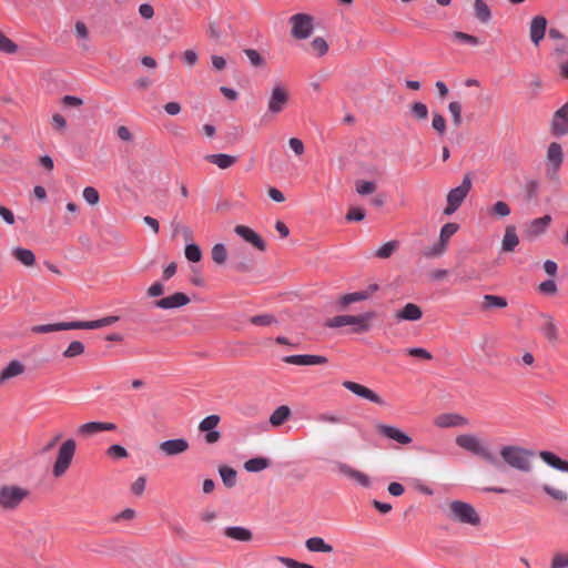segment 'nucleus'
I'll use <instances>...</instances> for the list:
<instances>
[{
    "instance_id": "4d7b16f0",
    "label": "nucleus",
    "mask_w": 568,
    "mask_h": 568,
    "mask_svg": "<svg viewBox=\"0 0 568 568\" xmlns=\"http://www.w3.org/2000/svg\"><path fill=\"white\" fill-rule=\"evenodd\" d=\"M250 322L257 326H268L273 323H276V318L271 314H261L252 316Z\"/></svg>"
},
{
    "instance_id": "09e8293b",
    "label": "nucleus",
    "mask_w": 568,
    "mask_h": 568,
    "mask_svg": "<svg viewBox=\"0 0 568 568\" xmlns=\"http://www.w3.org/2000/svg\"><path fill=\"white\" fill-rule=\"evenodd\" d=\"M398 241H389L384 243L377 251L376 256L379 258L389 257L394 251L398 247Z\"/></svg>"
},
{
    "instance_id": "4468645a",
    "label": "nucleus",
    "mask_w": 568,
    "mask_h": 568,
    "mask_svg": "<svg viewBox=\"0 0 568 568\" xmlns=\"http://www.w3.org/2000/svg\"><path fill=\"white\" fill-rule=\"evenodd\" d=\"M379 290V286L377 284H369L365 290L344 294L339 297L337 304L341 310H344L346 306H348L352 303L366 301L371 298V296Z\"/></svg>"
},
{
    "instance_id": "4be33fe9",
    "label": "nucleus",
    "mask_w": 568,
    "mask_h": 568,
    "mask_svg": "<svg viewBox=\"0 0 568 568\" xmlns=\"http://www.w3.org/2000/svg\"><path fill=\"white\" fill-rule=\"evenodd\" d=\"M552 219L549 214H546L541 217H537L531 220L527 224L526 233L529 237H537L542 235L547 229L549 227Z\"/></svg>"
},
{
    "instance_id": "393cba45",
    "label": "nucleus",
    "mask_w": 568,
    "mask_h": 568,
    "mask_svg": "<svg viewBox=\"0 0 568 568\" xmlns=\"http://www.w3.org/2000/svg\"><path fill=\"white\" fill-rule=\"evenodd\" d=\"M223 535L240 542H250L253 539L252 530L242 526H227L224 528Z\"/></svg>"
},
{
    "instance_id": "e2e57ef3",
    "label": "nucleus",
    "mask_w": 568,
    "mask_h": 568,
    "mask_svg": "<svg viewBox=\"0 0 568 568\" xmlns=\"http://www.w3.org/2000/svg\"><path fill=\"white\" fill-rule=\"evenodd\" d=\"M550 568H568V552L555 554L550 562Z\"/></svg>"
},
{
    "instance_id": "9b49d317",
    "label": "nucleus",
    "mask_w": 568,
    "mask_h": 568,
    "mask_svg": "<svg viewBox=\"0 0 568 568\" xmlns=\"http://www.w3.org/2000/svg\"><path fill=\"white\" fill-rule=\"evenodd\" d=\"M375 428L382 437L394 440L399 445H409L413 442V438L408 434L396 426L376 423Z\"/></svg>"
},
{
    "instance_id": "69168bd1",
    "label": "nucleus",
    "mask_w": 568,
    "mask_h": 568,
    "mask_svg": "<svg viewBox=\"0 0 568 568\" xmlns=\"http://www.w3.org/2000/svg\"><path fill=\"white\" fill-rule=\"evenodd\" d=\"M365 215H366V212L364 209L362 207H352L347 213H346V221L348 222H359V221H363L365 219Z\"/></svg>"
},
{
    "instance_id": "37998d69",
    "label": "nucleus",
    "mask_w": 568,
    "mask_h": 568,
    "mask_svg": "<svg viewBox=\"0 0 568 568\" xmlns=\"http://www.w3.org/2000/svg\"><path fill=\"white\" fill-rule=\"evenodd\" d=\"M212 260L216 264H224L227 258V251L224 244L217 243L212 247Z\"/></svg>"
},
{
    "instance_id": "aec40b11",
    "label": "nucleus",
    "mask_w": 568,
    "mask_h": 568,
    "mask_svg": "<svg viewBox=\"0 0 568 568\" xmlns=\"http://www.w3.org/2000/svg\"><path fill=\"white\" fill-rule=\"evenodd\" d=\"M159 449L165 456L180 455L189 449V442L185 438L168 439L160 443Z\"/></svg>"
},
{
    "instance_id": "13d9d810",
    "label": "nucleus",
    "mask_w": 568,
    "mask_h": 568,
    "mask_svg": "<svg viewBox=\"0 0 568 568\" xmlns=\"http://www.w3.org/2000/svg\"><path fill=\"white\" fill-rule=\"evenodd\" d=\"M432 126L439 135H444L446 132L445 118L440 113L435 112L433 115Z\"/></svg>"
},
{
    "instance_id": "ddd939ff",
    "label": "nucleus",
    "mask_w": 568,
    "mask_h": 568,
    "mask_svg": "<svg viewBox=\"0 0 568 568\" xmlns=\"http://www.w3.org/2000/svg\"><path fill=\"white\" fill-rule=\"evenodd\" d=\"M220 420L219 415L212 414L200 422L199 429L205 433L204 439L207 444H214L220 440L221 433L215 429Z\"/></svg>"
},
{
    "instance_id": "ea45409f",
    "label": "nucleus",
    "mask_w": 568,
    "mask_h": 568,
    "mask_svg": "<svg viewBox=\"0 0 568 568\" xmlns=\"http://www.w3.org/2000/svg\"><path fill=\"white\" fill-rule=\"evenodd\" d=\"M507 306V300L503 296L497 295H484V308H504Z\"/></svg>"
},
{
    "instance_id": "f3484780",
    "label": "nucleus",
    "mask_w": 568,
    "mask_h": 568,
    "mask_svg": "<svg viewBox=\"0 0 568 568\" xmlns=\"http://www.w3.org/2000/svg\"><path fill=\"white\" fill-rule=\"evenodd\" d=\"M282 361L292 365L311 366L326 364L328 359L322 355L295 354L284 356Z\"/></svg>"
},
{
    "instance_id": "473e14b6",
    "label": "nucleus",
    "mask_w": 568,
    "mask_h": 568,
    "mask_svg": "<svg viewBox=\"0 0 568 568\" xmlns=\"http://www.w3.org/2000/svg\"><path fill=\"white\" fill-rule=\"evenodd\" d=\"M12 256L24 266H33L36 264V254L24 247H14L12 250Z\"/></svg>"
},
{
    "instance_id": "5fc2aeb1",
    "label": "nucleus",
    "mask_w": 568,
    "mask_h": 568,
    "mask_svg": "<svg viewBox=\"0 0 568 568\" xmlns=\"http://www.w3.org/2000/svg\"><path fill=\"white\" fill-rule=\"evenodd\" d=\"M311 45L318 57L325 55L328 51V44L322 37L314 38Z\"/></svg>"
},
{
    "instance_id": "423d86ee",
    "label": "nucleus",
    "mask_w": 568,
    "mask_h": 568,
    "mask_svg": "<svg viewBox=\"0 0 568 568\" xmlns=\"http://www.w3.org/2000/svg\"><path fill=\"white\" fill-rule=\"evenodd\" d=\"M77 443L73 438H68L59 447L55 462L52 467V475L55 478L62 477L72 464L75 455Z\"/></svg>"
},
{
    "instance_id": "f8f14e48",
    "label": "nucleus",
    "mask_w": 568,
    "mask_h": 568,
    "mask_svg": "<svg viewBox=\"0 0 568 568\" xmlns=\"http://www.w3.org/2000/svg\"><path fill=\"white\" fill-rule=\"evenodd\" d=\"M550 130L556 138L568 133V101L554 113Z\"/></svg>"
},
{
    "instance_id": "c03bdc74",
    "label": "nucleus",
    "mask_w": 568,
    "mask_h": 568,
    "mask_svg": "<svg viewBox=\"0 0 568 568\" xmlns=\"http://www.w3.org/2000/svg\"><path fill=\"white\" fill-rule=\"evenodd\" d=\"M459 230V225L457 223H446L442 226L439 233V240L447 244L448 240Z\"/></svg>"
},
{
    "instance_id": "a878e982",
    "label": "nucleus",
    "mask_w": 568,
    "mask_h": 568,
    "mask_svg": "<svg viewBox=\"0 0 568 568\" xmlns=\"http://www.w3.org/2000/svg\"><path fill=\"white\" fill-rule=\"evenodd\" d=\"M422 316H423L422 308L414 303H407L395 315L397 321H409V322L418 321L422 318Z\"/></svg>"
},
{
    "instance_id": "79ce46f5",
    "label": "nucleus",
    "mask_w": 568,
    "mask_h": 568,
    "mask_svg": "<svg viewBox=\"0 0 568 568\" xmlns=\"http://www.w3.org/2000/svg\"><path fill=\"white\" fill-rule=\"evenodd\" d=\"M185 257L193 263H197L202 258V251L200 246L195 243H189L185 246Z\"/></svg>"
},
{
    "instance_id": "de8ad7c7",
    "label": "nucleus",
    "mask_w": 568,
    "mask_h": 568,
    "mask_svg": "<svg viewBox=\"0 0 568 568\" xmlns=\"http://www.w3.org/2000/svg\"><path fill=\"white\" fill-rule=\"evenodd\" d=\"M119 321V316H105L99 320L89 321V329H98L111 326Z\"/></svg>"
},
{
    "instance_id": "2f4dec72",
    "label": "nucleus",
    "mask_w": 568,
    "mask_h": 568,
    "mask_svg": "<svg viewBox=\"0 0 568 568\" xmlns=\"http://www.w3.org/2000/svg\"><path fill=\"white\" fill-rule=\"evenodd\" d=\"M305 547L311 552L329 554L334 550L333 546L327 544L322 537H311L305 541Z\"/></svg>"
},
{
    "instance_id": "cd10ccee",
    "label": "nucleus",
    "mask_w": 568,
    "mask_h": 568,
    "mask_svg": "<svg viewBox=\"0 0 568 568\" xmlns=\"http://www.w3.org/2000/svg\"><path fill=\"white\" fill-rule=\"evenodd\" d=\"M539 457L551 468L562 473H568V462L561 459L555 453L549 450H540Z\"/></svg>"
},
{
    "instance_id": "f257e3e1",
    "label": "nucleus",
    "mask_w": 568,
    "mask_h": 568,
    "mask_svg": "<svg viewBox=\"0 0 568 568\" xmlns=\"http://www.w3.org/2000/svg\"><path fill=\"white\" fill-rule=\"evenodd\" d=\"M456 444L460 448L481 458L485 463L498 467L500 462L498 457L489 449L488 445L471 434H462L456 437Z\"/></svg>"
},
{
    "instance_id": "a19ab883",
    "label": "nucleus",
    "mask_w": 568,
    "mask_h": 568,
    "mask_svg": "<svg viewBox=\"0 0 568 568\" xmlns=\"http://www.w3.org/2000/svg\"><path fill=\"white\" fill-rule=\"evenodd\" d=\"M84 344L80 341H73L69 344L67 349L63 352V357L72 358L84 353Z\"/></svg>"
},
{
    "instance_id": "0e129e2a",
    "label": "nucleus",
    "mask_w": 568,
    "mask_h": 568,
    "mask_svg": "<svg viewBox=\"0 0 568 568\" xmlns=\"http://www.w3.org/2000/svg\"><path fill=\"white\" fill-rule=\"evenodd\" d=\"M243 52L252 65L262 67L264 64V59L255 49H244Z\"/></svg>"
},
{
    "instance_id": "3c124183",
    "label": "nucleus",
    "mask_w": 568,
    "mask_h": 568,
    "mask_svg": "<svg viewBox=\"0 0 568 568\" xmlns=\"http://www.w3.org/2000/svg\"><path fill=\"white\" fill-rule=\"evenodd\" d=\"M448 110L453 118V123L455 126H460L463 119H462V104L458 101H452L448 104Z\"/></svg>"
},
{
    "instance_id": "dca6fc26",
    "label": "nucleus",
    "mask_w": 568,
    "mask_h": 568,
    "mask_svg": "<svg viewBox=\"0 0 568 568\" xmlns=\"http://www.w3.org/2000/svg\"><path fill=\"white\" fill-rule=\"evenodd\" d=\"M116 428L118 426L114 423L88 422L78 427L77 434L80 436L89 437L101 432H114Z\"/></svg>"
},
{
    "instance_id": "5701e85b",
    "label": "nucleus",
    "mask_w": 568,
    "mask_h": 568,
    "mask_svg": "<svg viewBox=\"0 0 568 568\" xmlns=\"http://www.w3.org/2000/svg\"><path fill=\"white\" fill-rule=\"evenodd\" d=\"M337 469H338L339 474L347 476L348 478L355 480L361 486L366 487V488L371 486L369 477L366 474L351 467L348 464L339 463L337 465Z\"/></svg>"
},
{
    "instance_id": "052dcab7",
    "label": "nucleus",
    "mask_w": 568,
    "mask_h": 568,
    "mask_svg": "<svg viewBox=\"0 0 568 568\" xmlns=\"http://www.w3.org/2000/svg\"><path fill=\"white\" fill-rule=\"evenodd\" d=\"M83 199L90 205H94L99 202L100 195L97 189L93 186H85L82 192Z\"/></svg>"
},
{
    "instance_id": "c85d7f7f",
    "label": "nucleus",
    "mask_w": 568,
    "mask_h": 568,
    "mask_svg": "<svg viewBox=\"0 0 568 568\" xmlns=\"http://www.w3.org/2000/svg\"><path fill=\"white\" fill-rule=\"evenodd\" d=\"M519 244V237L516 232L515 225H507L505 229L504 239L501 242V250L504 252H513Z\"/></svg>"
},
{
    "instance_id": "6e6d98bb",
    "label": "nucleus",
    "mask_w": 568,
    "mask_h": 568,
    "mask_svg": "<svg viewBox=\"0 0 568 568\" xmlns=\"http://www.w3.org/2000/svg\"><path fill=\"white\" fill-rule=\"evenodd\" d=\"M106 455L114 459H121L128 457L129 453L123 446L113 444L106 449Z\"/></svg>"
},
{
    "instance_id": "338daca9",
    "label": "nucleus",
    "mask_w": 568,
    "mask_h": 568,
    "mask_svg": "<svg viewBox=\"0 0 568 568\" xmlns=\"http://www.w3.org/2000/svg\"><path fill=\"white\" fill-rule=\"evenodd\" d=\"M409 356L418 357L425 361L433 359V355L426 348L423 347H410L406 351Z\"/></svg>"
},
{
    "instance_id": "0eeeda50",
    "label": "nucleus",
    "mask_w": 568,
    "mask_h": 568,
    "mask_svg": "<svg viewBox=\"0 0 568 568\" xmlns=\"http://www.w3.org/2000/svg\"><path fill=\"white\" fill-rule=\"evenodd\" d=\"M471 185L473 183L470 174L467 173L463 178L462 183L448 192L446 199L447 204L446 207L444 209L445 215H452L460 207L469 191L471 190Z\"/></svg>"
},
{
    "instance_id": "7c9ffc66",
    "label": "nucleus",
    "mask_w": 568,
    "mask_h": 568,
    "mask_svg": "<svg viewBox=\"0 0 568 568\" xmlns=\"http://www.w3.org/2000/svg\"><path fill=\"white\" fill-rule=\"evenodd\" d=\"M24 372V365L17 359L11 361L0 373V384Z\"/></svg>"
},
{
    "instance_id": "58836bf2",
    "label": "nucleus",
    "mask_w": 568,
    "mask_h": 568,
    "mask_svg": "<svg viewBox=\"0 0 568 568\" xmlns=\"http://www.w3.org/2000/svg\"><path fill=\"white\" fill-rule=\"evenodd\" d=\"M220 476L223 484L227 488H232L236 484V470L229 466H222L219 468Z\"/></svg>"
},
{
    "instance_id": "c9c22d12",
    "label": "nucleus",
    "mask_w": 568,
    "mask_h": 568,
    "mask_svg": "<svg viewBox=\"0 0 568 568\" xmlns=\"http://www.w3.org/2000/svg\"><path fill=\"white\" fill-rule=\"evenodd\" d=\"M270 466V460L265 457H254L245 462L244 468L248 473H258Z\"/></svg>"
},
{
    "instance_id": "4c0bfd02",
    "label": "nucleus",
    "mask_w": 568,
    "mask_h": 568,
    "mask_svg": "<svg viewBox=\"0 0 568 568\" xmlns=\"http://www.w3.org/2000/svg\"><path fill=\"white\" fill-rule=\"evenodd\" d=\"M428 108L423 102H414L409 106V114L417 121H424L428 118Z\"/></svg>"
},
{
    "instance_id": "f03ea898",
    "label": "nucleus",
    "mask_w": 568,
    "mask_h": 568,
    "mask_svg": "<svg viewBox=\"0 0 568 568\" xmlns=\"http://www.w3.org/2000/svg\"><path fill=\"white\" fill-rule=\"evenodd\" d=\"M376 317L374 311H368L359 315H337L326 322V326L338 328L346 325L352 326L351 333L361 334L371 331V321Z\"/></svg>"
},
{
    "instance_id": "e433bc0d",
    "label": "nucleus",
    "mask_w": 568,
    "mask_h": 568,
    "mask_svg": "<svg viewBox=\"0 0 568 568\" xmlns=\"http://www.w3.org/2000/svg\"><path fill=\"white\" fill-rule=\"evenodd\" d=\"M290 415L291 409L287 406L282 405L272 413L270 417V423L273 426H280L290 417Z\"/></svg>"
},
{
    "instance_id": "864d4df0",
    "label": "nucleus",
    "mask_w": 568,
    "mask_h": 568,
    "mask_svg": "<svg viewBox=\"0 0 568 568\" xmlns=\"http://www.w3.org/2000/svg\"><path fill=\"white\" fill-rule=\"evenodd\" d=\"M376 190V184L373 181L359 180L356 182V192L359 195H368Z\"/></svg>"
},
{
    "instance_id": "680f3d73",
    "label": "nucleus",
    "mask_w": 568,
    "mask_h": 568,
    "mask_svg": "<svg viewBox=\"0 0 568 568\" xmlns=\"http://www.w3.org/2000/svg\"><path fill=\"white\" fill-rule=\"evenodd\" d=\"M61 331L89 329V321L60 322Z\"/></svg>"
},
{
    "instance_id": "c756f323",
    "label": "nucleus",
    "mask_w": 568,
    "mask_h": 568,
    "mask_svg": "<svg viewBox=\"0 0 568 568\" xmlns=\"http://www.w3.org/2000/svg\"><path fill=\"white\" fill-rule=\"evenodd\" d=\"M205 160L222 170L231 168L237 161L236 156L225 153L207 154Z\"/></svg>"
},
{
    "instance_id": "72a5a7b5",
    "label": "nucleus",
    "mask_w": 568,
    "mask_h": 568,
    "mask_svg": "<svg viewBox=\"0 0 568 568\" xmlns=\"http://www.w3.org/2000/svg\"><path fill=\"white\" fill-rule=\"evenodd\" d=\"M487 213L489 216L504 219L507 217L510 213V206L505 201H497L495 204H493L490 207H488Z\"/></svg>"
},
{
    "instance_id": "a18cd8bd",
    "label": "nucleus",
    "mask_w": 568,
    "mask_h": 568,
    "mask_svg": "<svg viewBox=\"0 0 568 568\" xmlns=\"http://www.w3.org/2000/svg\"><path fill=\"white\" fill-rule=\"evenodd\" d=\"M18 51V45L0 31V52L13 54Z\"/></svg>"
},
{
    "instance_id": "9d476101",
    "label": "nucleus",
    "mask_w": 568,
    "mask_h": 568,
    "mask_svg": "<svg viewBox=\"0 0 568 568\" xmlns=\"http://www.w3.org/2000/svg\"><path fill=\"white\" fill-rule=\"evenodd\" d=\"M288 98L286 89L280 83L275 84L268 99L267 111L272 114L281 113L286 106Z\"/></svg>"
},
{
    "instance_id": "b1692460",
    "label": "nucleus",
    "mask_w": 568,
    "mask_h": 568,
    "mask_svg": "<svg viewBox=\"0 0 568 568\" xmlns=\"http://www.w3.org/2000/svg\"><path fill=\"white\" fill-rule=\"evenodd\" d=\"M547 28V20L542 16H536L530 22V40L535 45H538L545 38Z\"/></svg>"
},
{
    "instance_id": "6e6552de",
    "label": "nucleus",
    "mask_w": 568,
    "mask_h": 568,
    "mask_svg": "<svg viewBox=\"0 0 568 568\" xmlns=\"http://www.w3.org/2000/svg\"><path fill=\"white\" fill-rule=\"evenodd\" d=\"M564 162L562 148L557 142H551L547 149V176L552 181L559 178V171Z\"/></svg>"
},
{
    "instance_id": "f704fd0d",
    "label": "nucleus",
    "mask_w": 568,
    "mask_h": 568,
    "mask_svg": "<svg viewBox=\"0 0 568 568\" xmlns=\"http://www.w3.org/2000/svg\"><path fill=\"white\" fill-rule=\"evenodd\" d=\"M475 17L483 23L491 19V11L484 0H475L474 2Z\"/></svg>"
},
{
    "instance_id": "774afa93",
    "label": "nucleus",
    "mask_w": 568,
    "mask_h": 568,
    "mask_svg": "<svg viewBox=\"0 0 568 568\" xmlns=\"http://www.w3.org/2000/svg\"><path fill=\"white\" fill-rule=\"evenodd\" d=\"M278 561H281L283 565H285L287 568H315L312 565L300 562L295 559L287 558V557H278Z\"/></svg>"
},
{
    "instance_id": "49530a36",
    "label": "nucleus",
    "mask_w": 568,
    "mask_h": 568,
    "mask_svg": "<svg viewBox=\"0 0 568 568\" xmlns=\"http://www.w3.org/2000/svg\"><path fill=\"white\" fill-rule=\"evenodd\" d=\"M452 37L454 40H456L460 43H464V44L478 45L481 43L477 37L462 32V31H455L452 34Z\"/></svg>"
},
{
    "instance_id": "1a4fd4ad",
    "label": "nucleus",
    "mask_w": 568,
    "mask_h": 568,
    "mask_svg": "<svg viewBox=\"0 0 568 568\" xmlns=\"http://www.w3.org/2000/svg\"><path fill=\"white\" fill-rule=\"evenodd\" d=\"M292 24V36L295 39L303 40L313 33V18L306 13H296L290 18Z\"/></svg>"
},
{
    "instance_id": "a211bd4d",
    "label": "nucleus",
    "mask_w": 568,
    "mask_h": 568,
    "mask_svg": "<svg viewBox=\"0 0 568 568\" xmlns=\"http://www.w3.org/2000/svg\"><path fill=\"white\" fill-rule=\"evenodd\" d=\"M190 303V297L182 292H176L170 296L160 298L154 302V307L161 310H173L182 307Z\"/></svg>"
},
{
    "instance_id": "bf43d9fd",
    "label": "nucleus",
    "mask_w": 568,
    "mask_h": 568,
    "mask_svg": "<svg viewBox=\"0 0 568 568\" xmlns=\"http://www.w3.org/2000/svg\"><path fill=\"white\" fill-rule=\"evenodd\" d=\"M31 331H32V333H36V334H47V333L58 332V331H61V323L36 325L31 328Z\"/></svg>"
},
{
    "instance_id": "7ed1b4c3",
    "label": "nucleus",
    "mask_w": 568,
    "mask_h": 568,
    "mask_svg": "<svg viewBox=\"0 0 568 568\" xmlns=\"http://www.w3.org/2000/svg\"><path fill=\"white\" fill-rule=\"evenodd\" d=\"M499 454L503 460L511 468L523 473L531 470L530 459L535 456L532 450L516 445H505L501 446Z\"/></svg>"
},
{
    "instance_id": "20e7f679",
    "label": "nucleus",
    "mask_w": 568,
    "mask_h": 568,
    "mask_svg": "<svg viewBox=\"0 0 568 568\" xmlns=\"http://www.w3.org/2000/svg\"><path fill=\"white\" fill-rule=\"evenodd\" d=\"M448 518L466 525L478 526L480 516L475 507L466 501L453 500L448 504Z\"/></svg>"
},
{
    "instance_id": "bb28decb",
    "label": "nucleus",
    "mask_w": 568,
    "mask_h": 568,
    "mask_svg": "<svg viewBox=\"0 0 568 568\" xmlns=\"http://www.w3.org/2000/svg\"><path fill=\"white\" fill-rule=\"evenodd\" d=\"M540 317L544 324L540 326V333L549 341L556 342L558 339V328L554 317L550 314L542 313Z\"/></svg>"
},
{
    "instance_id": "603ef678",
    "label": "nucleus",
    "mask_w": 568,
    "mask_h": 568,
    "mask_svg": "<svg viewBox=\"0 0 568 568\" xmlns=\"http://www.w3.org/2000/svg\"><path fill=\"white\" fill-rule=\"evenodd\" d=\"M526 199L528 201L537 200L539 196V182L536 180L527 181L525 185Z\"/></svg>"
},
{
    "instance_id": "412c9836",
    "label": "nucleus",
    "mask_w": 568,
    "mask_h": 568,
    "mask_svg": "<svg viewBox=\"0 0 568 568\" xmlns=\"http://www.w3.org/2000/svg\"><path fill=\"white\" fill-rule=\"evenodd\" d=\"M234 232L241 236L244 241L251 243L253 246L258 248L260 251L266 250V244L264 240L254 232L251 227L245 225H236Z\"/></svg>"
},
{
    "instance_id": "8fccbe9b",
    "label": "nucleus",
    "mask_w": 568,
    "mask_h": 568,
    "mask_svg": "<svg viewBox=\"0 0 568 568\" xmlns=\"http://www.w3.org/2000/svg\"><path fill=\"white\" fill-rule=\"evenodd\" d=\"M541 489L545 494H547L548 496H550L551 498H554L555 500H558V501H566L568 499V495L567 493L560 490V489H557L550 485H542L541 486Z\"/></svg>"
},
{
    "instance_id": "39448f33",
    "label": "nucleus",
    "mask_w": 568,
    "mask_h": 568,
    "mask_svg": "<svg viewBox=\"0 0 568 568\" xmlns=\"http://www.w3.org/2000/svg\"><path fill=\"white\" fill-rule=\"evenodd\" d=\"M30 489L18 485H3L0 488V507L4 510L17 509L30 496Z\"/></svg>"
},
{
    "instance_id": "2eb2a0df",
    "label": "nucleus",
    "mask_w": 568,
    "mask_h": 568,
    "mask_svg": "<svg viewBox=\"0 0 568 568\" xmlns=\"http://www.w3.org/2000/svg\"><path fill=\"white\" fill-rule=\"evenodd\" d=\"M343 386L352 392L353 394H355L356 396L358 397H362L364 399H367L372 403H375L377 405H384L385 402L384 399L377 395L374 390L358 384V383H355V382H352V381H345L343 383Z\"/></svg>"
},
{
    "instance_id": "6ab92c4d",
    "label": "nucleus",
    "mask_w": 568,
    "mask_h": 568,
    "mask_svg": "<svg viewBox=\"0 0 568 568\" xmlns=\"http://www.w3.org/2000/svg\"><path fill=\"white\" fill-rule=\"evenodd\" d=\"M468 419L456 413H445L435 417L434 425L439 428L466 426Z\"/></svg>"
}]
</instances>
